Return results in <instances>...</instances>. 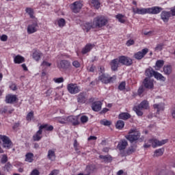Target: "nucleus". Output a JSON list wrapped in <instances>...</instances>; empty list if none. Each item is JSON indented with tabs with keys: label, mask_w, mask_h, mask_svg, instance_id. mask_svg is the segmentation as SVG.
<instances>
[{
	"label": "nucleus",
	"mask_w": 175,
	"mask_h": 175,
	"mask_svg": "<svg viewBox=\"0 0 175 175\" xmlns=\"http://www.w3.org/2000/svg\"><path fill=\"white\" fill-rule=\"evenodd\" d=\"M125 137L130 143H133V142L140 139V132L136 129H132L129 130V135H126Z\"/></svg>",
	"instance_id": "1"
},
{
	"label": "nucleus",
	"mask_w": 175,
	"mask_h": 175,
	"mask_svg": "<svg viewBox=\"0 0 175 175\" xmlns=\"http://www.w3.org/2000/svg\"><path fill=\"white\" fill-rule=\"evenodd\" d=\"M167 143V139H163L162 141H159L158 139H149L148 142L145 143L144 145V148H149L151 146L153 148L155 147H158V146H163V144H166Z\"/></svg>",
	"instance_id": "2"
},
{
	"label": "nucleus",
	"mask_w": 175,
	"mask_h": 175,
	"mask_svg": "<svg viewBox=\"0 0 175 175\" xmlns=\"http://www.w3.org/2000/svg\"><path fill=\"white\" fill-rule=\"evenodd\" d=\"M108 21L105 16H97L93 20V27L95 28H102V27H105L107 25Z\"/></svg>",
	"instance_id": "3"
},
{
	"label": "nucleus",
	"mask_w": 175,
	"mask_h": 175,
	"mask_svg": "<svg viewBox=\"0 0 175 175\" xmlns=\"http://www.w3.org/2000/svg\"><path fill=\"white\" fill-rule=\"evenodd\" d=\"M175 16V6L170 8V12L163 11L161 13V18L164 23H167L170 17Z\"/></svg>",
	"instance_id": "4"
},
{
	"label": "nucleus",
	"mask_w": 175,
	"mask_h": 175,
	"mask_svg": "<svg viewBox=\"0 0 175 175\" xmlns=\"http://www.w3.org/2000/svg\"><path fill=\"white\" fill-rule=\"evenodd\" d=\"M117 77L116 76L109 77L107 74H100L98 77V80L103 83L104 84H109V83H113Z\"/></svg>",
	"instance_id": "5"
},
{
	"label": "nucleus",
	"mask_w": 175,
	"mask_h": 175,
	"mask_svg": "<svg viewBox=\"0 0 175 175\" xmlns=\"http://www.w3.org/2000/svg\"><path fill=\"white\" fill-rule=\"evenodd\" d=\"M67 90L70 94L72 95H75V94H79L81 90H80V86L77 85L76 83H69L67 85Z\"/></svg>",
	"instance_id": "6"
},
{
	"label": "nucleus",
	"mask_w": 175,
	"mask_h": 175,
	"mask_svg": "<svg viewBox=\"0 0 175 175\" xmlns=\"http://www.w3.org/2000/svg\"><path fill=\"white\" fill-rule=\"evenodd\" d=\"M57 68L59 70H68L70 68V62L68 60H61L57 62Z\"/></svg>",
	"instance_id": "7"
},
{
	"label": "nucleus",
	"mask_w": 175,
	"mask_h": 175,
	"mask_svg": "<svg viewBox=\"0 0 175 175\" xmlns=\"http://www.w3.org/2000/svg\"><path fill=\"white\" fill-rule=\"evenodd\" d=\"M39 29V25H38V22H33L31 24H29L27 26V33L29 35L32 33H35V32H38Z\"/></svg>",
	"instance_id": "8"
},
{
	"label": "nucleus",
	"mask_w": 175,
	"mask_h": 175,
	"mask_svg": "<svg viewBox=\"0 0 175 175\" xmlns=\"http://www.w3.org/2000/svg\"><path fill=\"white\" fill-rule=\"evenodd\" d=\"M0 140L3 142V146L5 148H10V147H12V141L9 137L0 135Z\"/></svg>",
	"instance_id": "9"
},
{
	"label": "nucleus",
	"mask_w": 175,
	"mask_h": 175,
	"mask_svg": "<svg viewBox=\"0 0 175 175\" xmlns=\"http://www.w3.org/2000/svg\"><path fill=\"white\" fill-rule=\"evenodd\" d=\"M148 53V49L145 48L142 51L135 53L133 55V57L135 59H138V60L143 59V58L146 57Z\"/></svg>",
	"instance_id": "10"
},
{
	"label": "nucleus",
	"mask_w": 175,
	"mask_h": 175,
	"mask_svg": "<svg viewBox=\"0 0 175 175\" xmlns=\"http://www.w3.org/2000/svg\"><path fill=\"white\" fill-rule=\"evenodd\" d=\"M119 62L122 64V65H125L126 66H131V65L133 64L132 59L126 56L119 57Z\"/></svg>",
	"instance_id": "11"
},
{
	"label": "nucleus",
	"mask_w": 175,
	"mask_h": 175,
	"mask_svg": "<svg viewBox=\"0 0 175 175\" xmlns=\"http://www.w3.org/2000/svg\"><path fill=\"white\" fill-rule=\"evenodd\" d=\"M82 8L83 4L80 3V1H75L70 6V9L72 10L73 13H79Z\"/></svg>",
	"instance_id": "12"
},
{
	"label": "nucleus",
	"mask_w": 175,
	"mask_h": 175,
	"mask_svg": "<svg viewBox=\"0 0 175 175\" xmlns=\"http://www.w3.org/2000/svg\"><path fill=\"white\" fill-rule=\"evenodd\" d=\"M144 87L148 90H152L154 88V80L150 78H145L143 81Z\"/></svg>",
	"instance_id": "13"
},
{
	"label": "nucleus",
	"mask_w": 175,
	"mask_h": 175,
	"mask_svg": "<svg viewBox=\"0 0 175 175\" xmlns=\"http://www.w3.org/2000/svg\"><path fill=\"white\" fill-rule=\"evenodd\" d=\"M163 8L158 6L148 8V14H159L162 12Z\"/></svg>",
	"instance_id": "14"
},
{
	"label": "nucleus",
	"mask_w": 175,
	"mask_h": 175,
	"mask_svg": "<svg viewBox=\"0 0 175 175\" xmlns=\"http://www.w3.org/2000/svg\"><path fill=\"white\" fill-rule=\"evenodd\" d=\"M133 12L135 14H148V8H133Z\"/></svg>",
	"instance_id": "15"
},
{
	"label": "nucleus",
	"mask_w": 175,
	"mask_h": 175,
	"mask_svg": "<svg viewBox=\"0 0 175 175\" xmlns=\"http://www.w3.org/2000/svg\"><path fill=\"white\" fill-rule=\"evenodd\" d=\"M92 109L94 111H100L102 109V102L95 101L92 104Z\"/></svg>",
	"instance_id": "16"
},
{
	"label": "nucleus",
	"mask_w": 175,
	"mask_h": 175,
	"mask_svg": "<svg viewBox=\"0 0 175 175\" xmlns=\"http://www.w3.org/2000/svg\"><path fill=\"white\" fill-rule=\"evenodd\" d=\"M68 122H71L72 125H79L80 122H79V118L77 116H70L66 118Z\"/></svg>",
	"instance_id": "17"
},
{
	"label": "nucleus",
	"mask_w": 175,
	"mask_h": 175,
	"mask_svg": "<svg viewBox=\"0 0 175 175\" xmlns=\"http://www.w3.org/2000/svg\"><path fill=\"white\" fill-rule=\"evenodd\" d=\"M17 100V96L16 95H12V94H8L5 96V103H14Z\"/></svg>",
	"instance_id": "18"
},
{
	"label": "nucleus",
	"mask_w": 175,
	"mask_h": 175,
	"mask_svg": "<svg viewBox=\"0 0 175 175\" xmlns=\"http://www.w3.org/2000/svg\"><path fill=\"white\" fill-rule=\"evenodd\" d=\"M32 58L34 59L37 62L43 57V53L40 51H35L31 55Z\"/></svg>",
	"instance_id": "19"
},
{
	"label": "nucleus",
	"mask_w": 175,
	"mask_h": 175,
	"mask_svg": "<svg viewBox=\"0 0 175 175\" xmlns=\"http://www.w3.org/2000/svg\"><path fill=\"white\" fill-rule=\"evenodd\" d=\"M42 133H43V131H42L39 127V130L33 135V142H39L41 140L42 137Z\"/></svg>",
	"instance_id": "20"
},
{
	"label": "nucleus",
	"mask_w": 175,
	"mask_h": 175,
	"mask_svg": "<svg viewBox=\"0 0 175 175\" xmlns=\"http://www.w3.org/2000/svg\"><path fill=\"white\" fill-rule=\"evenodd\" d=\"M120 60L119 59H113L111 62V68L112 69V70H117V69H118V67L120 66Z\"/></svg>",
	"instance_id": "21"
},
{
	"label": "nucleus",
	"mask_w": 175,
	"mask_h": 175,
	"mask_svg": "<svg viewBox=\"0 0 175 175\" xmlns=\"http://www.w3.org/2000/svg\"><path fill=\"white\" fill-rule=\"evenodd\" d=\"M163 70L164 72V75L166 76H169L172 75V72H173V68L171 65H165L163 68Z\"/></svg>",
	"instance_id": "22"
},
{
	"label": "nucleus",
	"mask_w": 175,
	"mask_h": 175,
	"mask_svg": "<svg viewBox=\"0 0 175 175\" xmlns=\"http://www.w3.org/2000/svg\"><path fill=\"white\" fill-rule=\"evenodd\" d=\"M94 46L95 45L92 44H87L81 51L82 54H87V53H90V51L94 49Z\"/></svg>",
	"instance_id": "23"
},
{
	"label": "nucleus",
	"mask_w": 175,
	"mask_h": 175,
	"mask_svg": "<svg viewBox=\"0 0 175 175\" xmlns=\"http://www.w3.org/2000/svg\"><path fill=\"white\" fill-rule=\"evenodd\" d=\"M128 146V142L125 139H122L118 144V148L121 151L125 150Z\"/></svg>",
	"instance_id": "24"
},
{
	"label": "nucleus",
	"mask_w": 175,
	"mask_h": 175,
	"mask_svg": "<svg viewBox=\"0 0 175 175\" xmlns=\"http://www.w3.org/2000/svg\"><path fill=\"white\" fill-rule=\"evenodd\" d=\"M39 129L42 131L45 129V131H47L48 132H51L54 130V126L45 124L40 126Z\"/></svg>",
	"instance_id": "25"
},
{
	"label": "nucleus",
	"mask_w": 175,
	"mask_h": 175,
	"mask_svg": "<svg viewBox=\"0 0 175 175\" xmlns=\"http://www.w3.org/2000/svg\"><path fill=\"white\" fill-rule=\"evenodd\" d=\"M139 109L147 110V109H149L150 107V104L147 101V100H143L139 105H137Z\"/></svg>",
	"instance_id": "26"
},
{
	"label": "nucleus",
	"mask_w": 175,
	"mask_h": 175,
	"mask_svg": "<svg viewBox=\"0 0 175 175\" xmlns=\"http://www.w3.org/2000/svg\"><path fill=\"white\" fill-rule=\"evenodd\" d=\"M131 117H132V116H131L128 112H122L119 115V119L124 120V121H126V120H129Z\"/></svg>",
	"instance_id": "27"
},
{
	"label": "nucleus",
	"mask_w": 175,
	"mask_h": 175,
	"mask_svg": "<svg viewBox=\"0 0 175 175\" xmlns=\"http://www.w3.org/2000/svg\"><path fill=\"white\" fill-rule=\"evenodd\" d=\"M25 59L24 57L18 55L14 57V64H23V62H25Z\"/></svg>",
	"instance_id": "28"
},
{
	"label": "nucleus",
	"mask_w": 175,
	"mask_h": 175,
	"mask_svg": "<svg viewBox=\"0 0 175 175\" xmlns=\"http://www.w3.org/2000/svg\"><path fill=\"white\" fill-rule=\"evenodd\" d=\"M157 71L154 70L152 68H147L145 71V76L148 78L152 77L154 76Z\"/></svg>",
	"instance_id": "29"
},
{
	"label": "nucleus",
	"mask_w": 175,
	"mask_h": 175,
	"mask_svg": "<svg viewBox=\"0 0 175 175\" xmlns=\"http://www.w3.org/2000/svg\"><path fill=\"white\" fill-rule=\"evenodd\" d=\"M154 109H157V113H159V111H163L165 110V103H159V104H154L153 105Z\"/></svg>",
	"instance_id": "30"
},
{
	"label": "nucleus",
	"mask_w": 175,
	"mask_h": 175,
	"mask_svg": "<svg viewBox=\"0 0 175 175\" xmlns=\"http://www.w3.org/2000/svg\"><path fill=\"white\" fill-rule=\"evenodd\" d=\"M85 100H87L85 94L80 93L77 95V102H79V103H85Z\"/></svg>",
	"instance_id": "31"
},
{
	"label": "nucleus",
	"mask_w": 175,
	"mask_h": 175,
	"mask_svg": "<svg viewBox=\"0 0 175 175\" xmlns=\"http://www.w3.org/2000/svg\"><path fill=\"white\" fill-rule=\"evenodd\" d=\"M154 77L157 80H160V81H166V77H165L163 75H162V74H161L157 71H156V72H154Z\"/></svg>",
	"instance_id": "32"
},
{
	"label": "nucleus",
	"mask_w": 175,
	"mask_h": 175,
	"mask_svg": "<svg viewBox=\"0 0 175 175\" xmlns=\"http://www.w3.org/2000/svg\"><path fill=\"white\" fill-rule=\"evenodd\" d=\"M47 157L51 161H55V150H49Z\"/></svg>",
	"instance_id": "33"
},
{
	"label": "nucleus",
	"mask_w": 175,
	"mask_h": 175,
	"mask_svg": "<svg viewBox=\"0 0 175 175\" xmlns=\"http://www.w3.org/2000/svg\"><path fill=\"white\" fill-rule=\"evenodd\" d=\"M163 65H165V61L159 59L156 62L154 68L156 70H159Z\"/></svg>",
	"instance_id": "34"
},
{
	"label": "nucleus",
	"mask_w": 175,
	"mask_h": 175,
	"mask_svg": "<svg viewBox=\"0 0 175 175\" xmlns=\"http://www.w3.org/2000/svg\"><path fill=\"white\" fill-rule=\"evenodd\" d=\"M100 159H103L104 162H105L106 163H109L110 162H111V161H113V159L111 158V156L109 155H100L99 156Z\"/></svg>",
	"instance_id": "35"
},
{
	"label": "nucleus",
	"mask_w": 175,
	"mask_h": 175,
	"mask_svg": "<svg viewBox=\"0 0 175 175\" xmlns=\"http://www.w3.org/2000/svg\"><path fill=\"white\" fill-rule=\"evenodd\" d=\"M25 161L29 163L33 162V153L28 152L25 155Z\"/></svg>",
	"instance_id": "36"
},
{
	"label": "nucleus",
	"mask_w": 175,
	"mask_h": 175,
	"mask_svg": "<svg viewBox=\"0 0 175 175\" xmlns=\"http://www.w3.org/2000/svg\"><path fill=\"white\" fill-rule=\"evenodd\" d=\"M92 28H96L94 27V22L93 23H86L83 25V29L86 31V32H88Z\"/></svg>",
	"instance_id": "37"
},
{
	"label": "nucleus",
	"mask_w": 175,
	"mask_h": 175,
	"mask_svg": "<svg viewBox=\"0 0 175 175\" xmlns=\"http://www.w3.org/2000/svg\"><path fill=\"white\" fill-rule=\"evenodd\" d=\"M144 91H146V88L143 86L141 85L137 90V95L138 96H140V98H143L144 96Z\"/></svg>",
	"instance_id": "38"
},
{
	"label": "nucleus",
	"mask_w": 175,
	"mask_h": 175,
	"mask_svg": "<svg viewBox=\"0 0 175 175\" xmlns=\"http://www.w3.org/2000/svg\"><path fill=\"white\" fill-rule=\"evenodd\" d=\"M116 18H117L119 23H121L122 24H124V23H125V15H122V14H118L116 16Z\"/></svg>",
	"instance_id": "39"
},
{
	"label": "nucleus",
	"mask_w": 175,
	"mask_h": 175,
	"mask_svg": "<svg viewBox=\"0 0 175 175\" xmlns=\"http://www.w3.org/2000/svg\"><path fill=\"white\" fill-rule=\"evenodd\" d=\"M116 126L117 129H122L125 126V122L122 120H118Z\"/></svg>",
	"instance_id": "40"
},
{
	"label": "nucleus",
	"mask_w": 175,
	"mask_h": 175,
	"mask_svg": "<svg viewBox=\"0 0 175 175\" xmlns=\"http://www.w3.org/2000/svg\"><path fill=\"white\" fill-rule=\"evenodd\" d=\"M25 12L27 13V14H29L31 18H33V9L31 8H27L25 9Z\"/></svg>",
	"instance_id": "41"
},
{
	"label": "nucleus",
	"mask_w": 175,
	"mask_h": 175,
	"mask_svg": "<svg viewBox=\"0 0 175 175\" xmlns=\"http://www.w3.org/2000/svg\"><path fill=\"white\" fill-rule=\"evenodd\" d=\"M164 46H165V44L163 43L157 44L156 47L154 48V51L157 52L162 51V50H163Z\"/></svg>",
	"instance_id": "42"
},
{
	"label": "nucleus",
	"mask_w": 175,
	"mask_h": 175,
	"mask_svg": "<svg viewBox=\"0 0 175 175\" xmlns=\"http://www.w3.org/2000/svg\"><path fill=\"white\" fill-rule=\"evenodd\" d=\"M100 124H101V125H104L105 126H110V125H111V122L104 119L100 121Z\"/></svg>",
	"instance_id": "43"
},
{
	"label": "nucleus",
	"mask_w": 175,
	"mask_h": 175,
	"mask_svg": "<svg viewBox=\"0 0 175 175\" xmlns=\"http://www.w3.org/2000/svg\"><path fill=\"white\" fill-rule=\"evenodd\" d=\"M142 109L138 106L134 107V111H135L136 114L139 116H143V111H142Z\"/></svg>",
	"instance_id": "44"
},
{
	"label": "nucleus",
	"mask_w": 175,
	"mask_h": 175,
	"mask_svg": "<svg viewBox=\"0 0 175 175\" xmlns=\"http://www.w3.org/2000/svg\"><path fill=\"white\" fill-rule=\"evenodd\" d=\"M92 4L96 9L100 8V3L98 0H92Z\"/></svg>",
	"instance_id": "45"
},
{
	"label": "nucleus",
	"mask_w": 175,
	"mask_h": 175,
	"mask_svg": "<svg viewBox=\"0 0 175 175\" xmlns=\"http://www.w3.org/2000/svg\"><path fill=\"white\" fill-rule=\"evenodd\" d=\"M163 155V150L162 149L156 150L154 154V157H161Z\"/></svg>",
	"instance_id": "46"
},
{
	"label": "nucleus",
	"mask_w": 175,
	"mask_h": 175,
	"mask_svg": "<svg viewBox=\"0 0 175 175\" xmlns=\"http://www.w3.org/2000/svg\"><path fill=\"white\" fill-rule=\"evenodd\" d=\"M32 118H33V111H30L26 117L27 121L31 122L32 121Z\"/></svg>",
	"instance_id": "47"
},
{
	"label": "nucleus",
	"mask_w": 175,
	"mask_h": 175,
	"mask_svg": "<svg viewBox=\"0 0 175 175\" xmlns=\"http://www.w3.org/2000/svg\"><path fill=\"white\" fill-rule=\"evenodd\" d=\"M135 151H136V148H135L133 146H131L128 148V150L126 151V154L128 155H131V154H133V152H135Z\"/></svg>",
	"instance_id": "48"
},
{
	"label": "nucleus",
	"mask_w": 175,
	"mask_h": 175,
	"mask_svg": "<svg viewBox=\"0 0 175 175\" xmlns=\"http://www.w3.org/2000/svg\"><path fill=\"white\" fill-rule=\"evenodd\" d=\"M56 121L59 122V124H66L67 120L66 118L59 117L56 118Z\"/></svg>",
	"instance_id": "49"
},
{
	"label": "nucleus",
	"mask_w": 175,
	"mask_h": 175,
	"mask_svg": "<svg viewBox=\"0 0 175 175\" xmlns=\"http://www.w3.org/2000/svg\"><path fill=\"white\" fill-rule=\"evenodd\" d=\"M57 25L59 27H65V19L60 18L57 21Z\"/></svg>",
	"instance_id": "50"
},
{
	"label": "nucleus",
	"mask_w": 175,
	"mask_h": 175,
	"mask_svg": "<svg viewBox=\"0 0 175 175\" xmlns=\"http://www.w3.org/2000/svg\"><path fill=\"white\" fill-rule=\"evenodd\" d=\"M126 85V83H125V81H122L120 83L118 89L120 90V91H124V90H125Z\"/></svg>",
	"instance_id": "51"
},
{
	"label": "nucleus",
	"mask_w": 175,
	"mask_h": 175,
	"mask_svg": "<svg viewBox=\"0 0 175 175\" xmlns=\"http://www.w3.org/2000/svg\"><path fill=\"white\" fill-rule=\"evenodd\" d=\"M81 120V122H82V124H85L87 122H88V118L87 116H82L80 118Z\"/></svg>",
	"instance_id": "52"
},
{
	"label": "nucleus",
	"mask_w": 175,
	"mask_h": 175,
	"mask_svg": "<svg viewBox=\"0 0 175 175\" xmlns=\"http://www.w3.org/2000/svg\"><path fill=\"white\" fill-rule=\"evenodd\" d=\"M41 66H44L45 68H49L51 66V63H49V62L44 60L41 64Z\"/></svg>",
	"instance_id": "53"
},
{
	"label": "nucleus",
	"mask_w": 175,
	"mask_h": 175,
	"mask_svg": "<svg viewBox=\"0 0 175 175\" xmlns=\"http://www.w3.org/2000/svg\"><path fill=\"white\" fill-rule=\"evenodd\" d=\"M12 164H10V163H8L7 164H5L4 169H5L7 172H10V170H12Z\"/></svg>",
	"instance_id": "54"
},
{
	"label": "nucleus",
	"mask_w": 175,
	"mask_h": 175,
	"mask_svg": "<svg viewBox=\"0 0 175 175\" xmlns=\"http://www.w3.org/2000/svg\"><path fill=\"white\" fill-rule=\"evenodd\" d=\"M53 81H55V83H64V78L63 77L54 78Z\"/></svg>",
	"instance_id": "55"
},
{
	"label": "nucleus",
	"mask_w": 175,
	"mask_h": 175,
	"mask_svg": "<svg viewBox=\"0 0 175 175\" xmlns=\"http://www.w3.org/2000/svg\"><path fill=\"white\" fill-rule=\"evenodd\" d=\"M126 46L128 47L131 46H133V44H135V40H129L126 43Z\"/></svg>",
	"instance_id": "56"
},
{
	"label": "nucleus",
	"mask_w": 175,
	"mask_h": 175,
	"mask_svg": "<svg viewBox=\"0 0 175 175\" xmlns=\"http://www.w3.org/2000/svg\"><path fill=\"white\" fill-rule=\"evenodd\" d=\"M59 174V171L58 170H53L49 175H58Z\"/></svg>",
	"instance_id": "57"
},
{
	"label": "nucleus",
	"mask_w": 175,
	"mask_h": 175,
	"mask_svg": "<svg viewBox=\"0 0 175 175\" xmlns=\"http://www.w3.org/2000/svg\"><path fill=\"white\" fill-rule=\"evenodd\" d=\"M72 66H75V68H80V62L78 61H74L72 62Z\"/></svg>",
	"instance_id": "58"
},
{
	"label": "nucleus",
	"mask_w": 175,
	"mask_h": 175,
	"mask_svg": "<svg viewBox=\"0 0 175 175\" xmlns=\"http://www.w3.org/2000/svg\"><path fill=\"white\" fill-rule=\"evenodd\" d=\"M39 174H40V172H39V170H33L31 172V175H39Z\"/></svg>",
	"instance_id": "59"
},
{
	"label": "nucleus",
	"mask_w": 175,
	"mask_h": 175,
	"mask_svg": "<svg viewBox=\"0 0 175 175\" xmlns=\"http://www.w3.org/2000/svg\"><path fill=\"white\" fill-rule=\"evenodd\" d=\"M8 162V157L6 155H3L1 159V163H6Z\"/></svg>",
	"instance_id": "60"
},
{
	"label": "nucleus",
	"mask_w": 175,
	"mask_h": 175,
	"mask_svg": "<svg viewBox=\"0 0 175 175\" xmlns=\"http://www.w3.org/2000/svg\"><path fill=\"white\" fill-rule=\"evenodd\" d=\"M6 40H8V36L6 35H2L1 37V42H6Z\"/></svg>",
	"instance_id": "61"
},
{
	"label": "nucleus",
	"mask_w": 175,
	"mask_h": 175,
	"mask_svg": "<svg viewBox=\"0 0 175 175\" xmlns=\"http://www.w3.org/2000/svg\"><path fill=\"white\" fill-rule=\"evenodd\" d=\"M53 93V89L50 88L46 92V96H50L51 94Z\"/></svg>",
	"instance_id": "62"
},
{
	"label": "nucleus",
	"mask_w": 175,
	"mask_h": 175,
	"mask_svg": "<svg viewBox=\"0 0 175 175\" xmlns=\"http://www.w3.org/2000/svg\"><path fill=\"white\" fill-rule=\"evenodd\" d=\"M10 89L12 90V91H16L17 90V85L16 84H12L10 86Z\"/></svg>",
	"instance_id": "63"
},
{
	"label": "nucleus",
	"mask_w": 175,
	"mask_h": 175,
	"mask_svg": "<svg viewBox=\"0 0 175 175\" xmlns=\"http://www.w3.org/2000/svg\"><path fill=\"white\" fill-rule=\"evenodd\" d=\"M109 111V109L107 108H104L103 110L100 111V114H105Z\"/></svg>",
	"instance_id": "64"
}]
</instances>
